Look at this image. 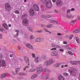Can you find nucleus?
Returning <instances> with one entry per match:
<instances>
[{"instance_id":"nucleus-1","label":"nucleus","mask_w":80,"mask_h":80,"mask_svg":"<svg viewBox=\"0 0 80 80\" xmlns=\"http://www.w3.org/2000/svg\"><path fill=\"white\" fill-rule=\"evenodd\" d=\"M41 2L43 3L46 4V7L48 8H50L52 7V4L50 0H41Z\"/></svg>"},{"instance_id":"nucleus-2","label":"nucleus","mask_w":80,"mask_h":80,"mask_svg":"<svg viewBox=\"0 0 80 80\" xmlns=\"http://www.w3.org/2000/svg\"><path fill=\"white\" fill-rule=\"evenodd\" d=\"M68 71L69 73L72 75H76V72L77 70L75 68H71L70 69H69Z\"/></svg>"},{"instance_id":"nucleus-3","label":"nucleus","mask_w":80,"mask_h":80,"mask_svg":"<svg viewBox=\"0 0 80 80\" xmlns=\"http://www.w3.org/2000/svg\"><path fill=\"white\" fill-rule=\"evenodd\" d=\"M29 22L28 20L27 19H24L22 21V23L24 26H27V25H28Z\"/></svg>"},{"instance_id":"nucleus-4","label":"nucleus","mask_w":80,"mask_h":80,"mask_svg":"<svg viewBox=\"0 0 80 80\" xmlns=\"http://www.w3.org/2000/svg\"><path fill=\"white\" fill-rule=\"evenodd\" d=\"M6 64L3 60H0V68L2 67H5Z\"/></svg>"},{"instance_id":"nucleus-5","label":"nucleus","mask_w":80,"mask_h":80,"mask_svg":"<svg viewBox=\"0 0 80 80\" xmlns=\"http://www.w3.org/2000/svg\"><path fill=\"white\" fill-rule=\"evenodd\" d=\"M10 5L8 3L6 4L5 5V9L6 11H10Z\"/></svg>"},{"instance_id":"nucleus-6","label":"nucleus","mask_w":80,"mask_h":80,"mask_svg":"<svg viewBox=\"0 0 80 80\" xmlns=\"http://www.w3.org/2000/svg\"><path fill=\"white\" fill-rule=\"evenodd\" d=\"M32 8L35 11H38V9H39L38 6L37 4L34 5L32 6Z\"/></svg>"},{"instance_id":"nucleus-7","label":"nucleus","mask_w":80,"mask_h":80,"mask_svg":"<svg viewBox=\"0 0 80 80\" xmlns=\"http://www.w3.org/2000/svg\"><path fill=\"white\" fill-rule=\"evenodd\" d=\"M29 12L31 16H33V15H35V12H34V10H33V9H31L29 10Z\"/></svg>"},{"instance_id":"nucleus-8","label":"nucleus","mask_w":80,"mask_h":80,"mask_svg":"<svg viewBox=\"0 0 80 80\" xmlns=\"http://www.w3.org/2000/svg\"><path fill=\"white\" fill-rule=\"evenodd\" d=\"M56 3L58 7H60L62 5V2L60 0H58Z\"/></svg>"},{"instance_id":"nucleus-9","label":"nucleus","mask_w":80,"mask_h":80,"mask_svg":"<svg viewBox=\"0 0 80 80\" xmlns=\"http://www.w3.org/2000/svg\"><path fill=\"white\" fill-rule=\"evenodd\" d=\"M57 54H58V52L56 51H54L51 53V56H56Z\"/></svg>"},{"instance_id":"nucleus-10","label":"nucleus","mask_w":80,"mask_h":80,"mask_svg":"<svg viewBox=\"0 0 80 80\" xmlns=\"http://www.w3.org/2000/svg\"><path fill=\"white\" fill-rule=\"evenodd\" d=\"M52 47L57 48H60V46L58 45H57L56 44L52 43Z\"/></svg>"},{"instance_id":"nucleus-11","label":"nucleus","mask_w":80,"mask_h":80,"mask_svg":"<svg viewBox=\"0 0 80 80\" xmlns=\"http://www.w3.org/2000/svg\"><path fill=\"white\" fill-rule=\"evenodd\" d=\"M78 62L77 61H72L70 62V63L72 65H76L78 64Z\"/></svg>"},{"instance_id":"nucleus-12","label":"nucleus","mask_w":80,"mask_h":80,"mask_svg":"<svg viewBox=\"0 0 80 80\" xmlns=\"http://www.w3.org/2000/svg\"><path fill=\"white\" fill-rule=\"evenodd\" d=\"M43 69L42 68H38L37 69V73H40L42 71Z\"/></svg>"},{"instance_id":"nucleus-13","label":"nucleus","mask_w":80,"mask_h":80,"mask_svg":"<svg viewBox=\"0 0 80 80\" xmlns=\"http://www.w3.org/2000/svg\"><path fill=\"white\" fill-rule=\"evenodd\" d=\"M26 47L29 48L30 49H33V46L32 45H31L30 44H26Z\"/></svg>"},{"instance_id":"nucleus-14","label":"nucleus","mask_w":80,"mask_h":80,"mask_svg":"<svg viewBox=\"0 0 80 80\" xmlns=\"http://www.w3.org/2000/svg\"><path fill=\"white\" fill-rule=\"evenodd\" d=\"M44 65H45V66L47 67L48 66H49V65H50V64L48 60H46L44 62Z\"/></svg>"},{"instance_id":"nucleus-15","label":"nucleus","mask_w":80,"mask_h":80,"mask_svg":"<svg viewBox=\"0 0 80 80\" xmlns=\"http://www.w3.org/2000/svg\"><path fill=\"white\" fill-rule=\"evenodd\" d=\"M43 72L45 73H50V70L47 69H45L43 70Z\"/></svg>"},{"instance_id":"nucleus-16","label":"nucleus","mask_w":80,"mask_h":80,"mask_svg":"<svg viewBox=\"0 0 80 80\" xmlns=\"http://www.w3.org/2000/svg\"><path fill=\"white\" fill-rule=\"evenodd\" d=\"M8 75V73H5L1 74V77H2V78H4L5 77H6V76H7Z\"/></svg>"},{"instance_id":"nucleus-17","label":"nucleus","mask_w":80,"mask_h":80,"mask_svg":"<svg viewBox=\"0 0 80 80\" xmlns=\"http://www.w3.org/2000/svg\"><path fill=\"white\" fill-rule=\"evenodd\" d=\"M80 29H76L75 30L73 31V33H77L80 32Z\"/></svg>"},{"instance_id":"nucleus-18","label":"nucleus","mask_w":80,"mask_h":80,"mask_svg":"<svg viewBox=\"0 0 80 80\" xmlns=\"http://www.w3.org/2000/svg\"><path fill=\"white\" fill-rule=\"evenodd\" d=\"M24 60L26 63H29L30 61H29V59L27 57H25L24 58Z\"/></svg>"},{"instance_id":"nucleus-19","label":"nucleus","mask_w":80,"mask_h":80,"mask_svg":"<svg viewBox=\"0 0 80 80\" xmlns=\"http://www.w3.org/2000/svg\"><path fill=\"white\" fill-rule=\"evenodd\" d=\"M3 27L5 28L6 30H8V26L6 24H3L2 25Z\"/></svg>"},{"instance_id":"nucleus-20","label":"nucleus","mask_w":80,"mask_h":80,"mask_svg":"<svg viewBox=\"0 0 80 80\" xmlns=\"http://www.w3.org/2000/svg\"><path fill=\"white\" fill-rule=\"evenodd\" d=\"M58 79L59 80H64V78L62 76L60 75L58 76Z\"/></svg>"},{"instance_id":"nucleus-21","label":"nucleus","mask_w":80,"mask_h":80,"mask_svg":"<svg viewBox=\"0 0 80 80\" xmlns=\"http://www.w3.org/2000/svg\"><path fill=\"white\" fill-rule=\"evenodd\" d=\"M15 32H17V35L14 36V37L16 38V37L18 36V33H19V31H18V30H16L15 31Z\"/></svg>"},{"instance_id":"nucleus-22","label":"nucleus","mask_w":80,"mask_h":80,"mask_svg":"<svg viewBox=\"0 0 80 80\" xmlns=\"http://www.w3.org/2000/svg\"><path fill=\"white\" fill-rule=\"evenodd\" d=\"M37 77V75L36 74H34L31 76V79H34L36 78V77Z\"/></svg>"},{"instance_id":"nucleus-23","label":"nucleus","mask_w":80,"mask_h":80,"mask_svg":"<svg viewBox=\"0 0 80 80\" xmlns=\"http://www.w3.org/2000/svg\"><path fill=\"white\" fill-rule=\"evenodd\" d=\"M67 17H68V18H73L74 17V16H72V15L71 14H69L67 15Z\"/></svg>"},{"instance_id":"nucleus-24","label":"nucleus","mask_w":80,"mask_h":80,"mask_svg":"<svg viewBox=\"0 0 80 80\" xmlns=\"http://www.w3.org/2000/svg\"><path fill=\"white\" fill-rule=\"evenodd\" d=\"M27 18V15L26 14H25L22 16V19H23V18Z\"/></svg>"},{"instance_id":"nucleus-25","label":"nucleus","mask_w":80,"mask_h":80,"mask_svg":"<svg viewBox=\"0 0 80 80\" xmlns=\"http://www.w3.org/2000/svg\"><path fill=\"white\" fill-rule=\"evenodd\" d=\"M61 65V64L60 63H57L55 65H54V67H58L60 65Z\"/></svg>"},{"instance_id":"nucleus-26","label":"nucleus","mask_w":80,"mask_h":80,"mask_svg":"<svg viewBox=\"0 0 80 80\" xmlns=\"http://www.w3.org/2000/svg\"><path fill=\"white\" fill-rule=\"evenodd\" d=\"M76 39L77 43H80V39H79L78 37H76Z\"/></svg>"},{"instance_id":"nucleus-27","label":"nucleus","mask_w":80,"mask_h":80,"mask_svg":"<svg viewBox=\"0 0 80 80\" xmlns=\"http://www.w3.org/2000/svg\"><path fill=\"white\" fill-rule=\"evenodd\" d=\"M75 22H76V20L74 21H71V24L72 25H74L75 23Z\"/></svg>"},{"instance_id":"nucleus-28","label":"nucleus","mask_w":80,"mask_h":80,"mask_svg":"<svg viewBox=\"0 0 80 80\" xmlns=\"http://www.w3.org/2000/svg\"><path fill=\"white\" fill-rule=\"evenodd\" d=\"M48 62L49 63L50 65H51L52 63H53V59H50L49 60Z\"/></svg>"},{"instance_id":"nucleus-29","label":"nucleus","mask_w":80,"mask_h":80,"mask_svg":"<svg viewBox=\"0 0 80 80\" xmlns=\"http://www.w3.org/2000/svg\"><path fill=\"white\" fill-rule=\"evenodd\" d=\"M35 70H36V69L35 68H32L30 69V72H35Z\"/></svg>"},{"instance_id":"nucleus-30","label":"nucleus","mask_w":80,"mask_h":80,"mask_svg":"<svg viewBox=\"0 0 80 80\" xmlns=\"http://www.w3.org/2000/svg\"><path fill=\"white\" fill-rule=\"evenodd\" d=\"M45 78L46 80H47V79H48V78H49V74H46Z\"/></svg>"},{"instance_id":"nucleus-31","label":"nucleus","mask_w":80,"mask_h":80,"mask_svg":"<svg viewBox=\"0 0 80 80\" xmlns=\"http://www.w3.org/2000/svg\"><path fill=\"white\" fill-rule=\"evenodd\" d=\"M35 61L36 63H38V62H39L38 61V57H37L35 60Z\"/></svg>"},{"instance_id":"nucleus-32","label":"nucleus","mask_w":80,"mask_h":80,"mask_svg":"<svg viewBox=\"0 0 80 80\" xmlns=\"http://www.w3.org/2000/svg\"><path fill=\"white\" fill-rule=\"evenodd\" d=\"M19 75H27L26 74H25V73L21 72L18 74Z\"/></svg>"},{"instance_id":"nucleus-33","label":"nucleus","mask_w":80,"mask_h":80,"mask_svg":"<svg viewBox=\"0 0 80 80\" xmlns=\"http://www.w3.org/2000/svg\"><path fill=\"white\" fill-rule=\"evenodd\" d=\"M29 68V66H26L23 69V70H24V71H25V70H27V68Z\"/></svg>"},{"instance_id":"nucleus-34","label":"nucleus","mask_w":80,"mask_h":80,"mask_svg":"<svg viewBox=\"0 0 80 80\" xmlns=\"http://www.w3.org/2000/svg\"><path fill=\"white\" fill-rule=\"evenodd\" d=\"M44 31H45V32H48V33H52V32L50 31H48V30L45 28L44 29Z\"/></svg>"},{"instance_id":"nucleus-35","label":"nucleus","mask_w":80,"mask_h":80,"mask_svg":"<svg viewBox=\"0 0 80 80\" xmlns=\"http://www.w3.org/2000/svg\"><path fill=\"white\" fill-rule=\"evenodd\" d=\"M33 38H34V37L33 35H31L29 38L30 40H32V39H33Z\"/></svg>"},{"instance_id":"nucleus-36","label":"nucleus","mask_w":80,"mask_h":80,"mask_svg":"<svg viewBox=\"0 0 80 80\" xmlns=\"http://www.w3.org/2000/svg\"><path fill=\"white\" fill-rule=\"evenodd\" d=\"M35 41L39 42H40V38H38L36 39Z\"/></svg>"},{"instance_id":"nucleus-37","label":"nucleus","mask_w":80,"mask_h":80,"mask_svg":"<svg viewBox=\"0 0 80 80\" xmlns=\"http://www.w3.org/2000/svg\"><path fill=\"white\" fill-rule=\"evenodd\" d=\"M15 13H16L17 14H19L20 13V12L18 11H15L14 12Z\"/></svg>"},{"instance_id":"nucleus-38","label":"nucleus","mask_w":80,"mask_h":80,"mask_svg":"<svg viewBox=\"0 0 80 80\" xmlns=\"http://www.w3.org/2000/svg\"><path fill=\"white\" fill-rule=\"evenodd\" d=\"M52 26L51 24L48 25L47 26V28H52Z\"/></svg>"},{"instance_id":"nucleus-39","label":"nucleus","mask_w":80,"mask_h":80,"mask_svg":"<svg viewBox=\"0 0 80 80\" xmlns=\"http://www.w3.org/2000/svg\"><path fill=\"white\" fill-rule=\"evenodd\" d=\"M73 35H70L69 36V38L70 40H71V39H72V38H73Z\"/></svg>"},{"instance_id":"nucleus-40","label":"nucleus","mask_w":80,"mask_h":80,"mask_svg":"<svg viewBox=\"0 0 80 80\" xmlns=\"http://www.w3.org/2000/svg\"><path fill=\"white\" fill-rule=\"evenodd\" d=\"M68 53H69V54H70V55H73V54L70 51H68Z\"/></svg>"},{"instance_id":"nucleus-41","label":"nucleus","mask_w":80,"mask_h":80,"mask_svg":"<svg viewBox=\"0 0 80 80\" xmlns=\"http://www.w3.org/2000/svg\"><path fill=\"white\" fill-rule=\"evenodd\" d=\"M32 56L33 58H36L35 54L34 53H32Z\"/></svg>"},{"instance_id":"nucleus-42","label":"nucleus","mask_w":80,"mask_h":80,"mask_svg":"<svg viewBox=\"0 0 80 80\" xmlns=\"http://www.w3.org/2000/svg\"><path fill=\"white\" fill-rule=\"evenodd\" d=\"M42 59H43V60H45V59H46V58H47V57L45 56H43L42 57Z\"/></svg>"},{"instance_id":"nucleus-43","label":"nucleus","mask_w":80,"mask_h":80,"mask_svg":"<svg viewBox=\"0 0 80 80\" xmlns=\"http://www.w3.org/2000/svg\"><path fill=\"white\" fill-rule=\"evenodd\" d=\"M33 30V28H32L30 27L29 28V30L30 31V32H32Z\"/></svg>"},{"instance_id":"nucleus-44","label":"nucleus","mask_w":80,"mask_h":80,"mask_svg":"<svg viewBox=\"0 0 80 80\" xmlns=\"http://www.w3.org/2000/svg\"><path fill=\"white\" fill-rule=\"evenodd\" d=\"M0 30L1 32H3V28H2V27H1L0 28Z\"/></svg>"},{"instance_id":"nucleus-45","label":"nucleus","mask_w":80,"mask_h":80,"mask_svg":"<svg viewBox=\"0 0 80 80\" xmlns=\"http://www.w3.org/2000/svg\"><path fill=\"white\" fill-rule=\"evenodd\" d=\"M16 70L17 72H18V71L20 70V68H17L16 69Z\"/></svg>"},{"instance_id":"nucleus-46","label":"nucleus","mask_w":80,"mask_h":80,"mask_svg":"<svg viewBox=\"0 0 80 80\" xmlns=\"http://www.w3.org/2000/svg\"><path fill=\"white\" fill-rule=\"evenodd\" d=\"M63 75L64 76H66V75H68V73L66 72H64L63 73Z\"/></svg>"},{"instance_id":"nucleus-47","label":"nucleus","mask_w":80,"mask_h":80,"mask_svg":"<svg viewBox=\"0 0 80 80\" xmlns=\"http://www.w3.org/2000/svg\"><path fill=\"white\" fill-rule=\"evenodd\" d=\"M43 32V30L42 29L37 31V32H38L39 33H41V32Z\"/></svg>"},{"instance_id":"nucleus-48","label":"nucleus","mask_w":80,"mask_h":80,"mask_svg":"<svg viewBox=\"0 0 80 80\" xmlns=\"http://www.w3.org/2000/svg\"><path fill=\"white\" fill-rule=\"evenodd\" d=\"M2 57H3V55L0 54V58H2Z\"/></svg>"},{"instance_id":"nucleus-49","label":"nucleus","mask_w":80,"mask_h":80,"mask_svg":"<svg viewBox=\"0 0 80 80\" xmlns=\"http://www.w3.org/2000/svg\"><path fill=\"white\" fill-rule=\"evenodd\" d=\"M57 48H54L51 49V50H57Z\"/></svg>"},{"instance_id":"nucleus-50","label":"nucleus","mask_w":80,"mask_h":80,"mask_svg":"<svg viewBox=\"0 0 80 80\" xmlns=\"http://www.w3.org/2000/svg\"><path fill=\"white\" fill-rule=\"evenodd\" d=\"M59 51L60 52H63V51H64V50L62 49H59Z\"/></svg>"},{"instance_id":"nucleus-51","label":"nucleus","mask_w":80,"mask_h":80,"mask_svg":"<svg viewBox=\"0 0 80 80\" xmlns=\"http://www.w3.org/2000/svg\"><path fill=\"white\" fill-rule=\"evenodd\" d=\"M41 17H42V18H45V17H46V16L45 15H42L41 16Z\"/></svg>"},{"instance_id":"nucleus-52","label":"nucleus","mask_w":80,"mask_h":80,"mask_svg":"<svg viewBox=\"0 0 80 80\" xmlns=\"http://www.w3.org/2000/svg\"><path fill=\"white\" fill-rule=\"evenodd\" d=\"M57 35L59 36H62V34L60 33H58L57 34Z\"/></svg>"},{"instance_id":"nucleus-53","label":"nucleus","mask_w":80,"mask_h":80,"mask_svg":"<svg viewBox=\"0 0 80 80\" xmlns=\"http://www.w3.org/2000/svg\"><path fill=\"white\" fill-rule=\"evenodd\" d=\"M44 40V39L43 38H40V42H43Z\"/></svg>"},{"instance_id":"nucleus-54","label":"nucleus","mask_w":80,"mask_h":80,"mask_svg":"<svg viewBox=\"0 0 80 80\" xmlns=\"http://www.w3.org/2000/svg\"><path fill=\"white\" fill-rule=\"evenodd\" d=\"M13 73L14 75H16V74H17V72H16L15 71L13 72Z\"/></svg>"},{"instance_id":"nucleus-55","label":"nucleus","mask_w":80,"mask_h":80,"mask_svg":"<svg viewBox=\"0 0 80 80\" xmlns=\"http://www.w3.org/2000/svg\"><path fill=\"white\" fill-rule=\"evenodd\" d=\"M47 17L48 18H50L51 17H52V15H48L47 16Z\"/></svg>"},{"instance_id":"nucleus-56","label":"nucleus","mask_w":80,"mask_h":80,"mask_svg":"<svg viewBox=\"0 0 80 80\" xmlns=\"http://www.w3.org/2000/svg\"><path fill=\"white\" fill-rule=\"evenodd\" d=\"M55 21L52 20L51 21V23H55Z\"/></svg>"},{"instance_id":"nucleus-57","label":"nucleus","mask_w":80,"mask_h":80,"mask_svg":"<svg viewBox=\"0 0 80 80\" xmlns=\"http://www.w3.org/2000/svg\"><path fill=\"white\" fill-rule=\"evenodd\" d=\"M2 34H0V39H2Z\"/></svg>"},{"instance_id":"nucleus-58","label":"nucleus","mask_w":80,"mask_h":80,"mask_svg":"<svg viewBox=\"0 0 80 80\" xmlns=\"http://www.w3.org/2000/svg\"><path fill=\"white\" fill-rule=\"evenodd\" d=\"M42 78H45V76H41Z\"/></svg>"},{"instance_id":"nucleus-59","label":"nucleus","mask_w":80,"mask_h":80,"mask_svg":"<svg viewBox=\"0 0 80 80\" xmlns=\"http://www.w3.org/2000/svg\"><path fill=\"white\" fill-rule=\"evenodd\" d=\"M70 9H68L67 12V13H70Z\"/></svg>"},{"instance_id":"nucleus-60","label":"nucleus","mask_w":80,"mask_h":80,"mask_svg":"<svg viewBox=\"0 0 80 80\" xmlns=\"http://www.w3.org/2000/svg\"><path fill=\"white\" fill-rule=\"evenodd\" d=\"M77 18H78V20H80V16H77Z\"/></svg>"},{"instance_id":"nucleus-61","label":"nucleus","mask_w":80,"mask_h":80,"mask_svg":"<svg viewBox=\"0 0 80 80\" xmlns=\"http://www.w3.org/2000/svg\"><path fill=\"white\" fill-rule=\"evenodd\" d=\"M63 43L64 44H67V42L64 41Z\"/></svg>"},{"instance_id":"nucleus-62","label":"nucleus","mask_w":80,"mask_h":80,"mask_svg":"<svg viewBox=\"0 0 80 80\" xmlns=\"http://www.w3.org/2000/svg\"><path fill=\"white\" fill-rule=\"evenodd\" d=\"M68 45H66L65 47V48H66V49H68Z\"/></svg>"},{"instance_id":"nucleus-63","label":"nucleus","mask_w":80,"mask_h":80,"mask_svg":"<svg viewBox=\"0 0 80 80\" xmlns=\"http://www.w3.org/2000/svg\"><path fill=\"white\" fill-rule=\"evenodd\" d=\"M71 11H74V10H75V9H74V8H72L71 9Z\"/></svg>"},{"instance_id":"nucleus-64","label":"nucleus","mask_w":80,"mask_h":80,"mask_svg":"<svg viewBox=\"0 0 80 80\" xmlns=\"http://www.w3.org/2000/svg\"><path fill=\"white\" fill-rule=\"evenodd\" d=\"M42 27H45V25H41Z\"/></svg>"}]
</instances>
